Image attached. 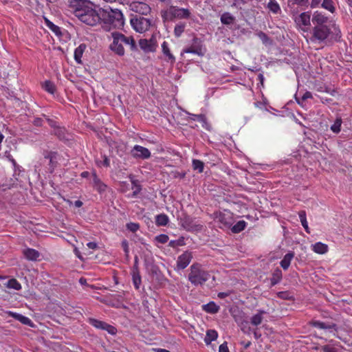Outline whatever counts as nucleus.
<instances>
[{
    "mask_svg": "<svg viewBox=\"0 0 352 352\" xmlns=\"http://www.w3.org/2000/svg\"><path fill=\"white\" fill-rule=\"evenodd\" d=\"M109 25L111 28H122L124 24L122 12L118 9H102L100 22Z\"/></svg>",
    "mask_w": 352,
    "mask_h": 352,
    "instance_id": "nucleus-3",
    "label": "nucleus"
},
{
    "mask_svg": "<svg viewBox=\"0 0 352 352\" xmlns=\"http://www.w3.org/2000/svg\"><path fill=\"white\" fill-rule=\"evenodd\" d=\"M7 287L10 289H14L15 290H20L21 289V285L20 283L15 278H11L10 279L7 284Z\"/></svg>",
    "mask_w": 352,
    "mask_h": 352,
    "instance_id": "nucleus-40",
    "label": "nucleus"
},
{
    "mask_svg": "<svg viewBox=\"0 0 352 352\" xmlns=\"http://www.w3.org/2000/svg\"><path fill=\"white\" fill-rule=\"evenodd\" d=\"M87 246L89 249L96 250L98 248V244L96 242H89L87 244Z\"/></svg>",
    "mask_w": 352,
    "mask_h": 352,
    "instance_id": "nucleus-61",
    "label": "nucleus"
},
{
    "mask_svg": "<svg viewBox=\"0 0 352 352\" xmlns=\"http://www.w3.org/2000/svg\"><path fill=\"white\" fill-rule=\"evenodd\" d=\"M102 164L105 167H109L110 166V160L107 156H103V161L102 162Z\"/></svg>",
    "mask_w": 352,
    "mask_h": 352,
    "instance_id": "nucleus-59",
    "label": "nucleus"
},
{
    "mask_svg": "<svg viewBox=\"0 0 352 352\" xmlns=\"http://www.w3.org/2000/svg\"><path fill=\"white\" fill-rule=\"evenodd\" d=\"M130 24L133 29L139 33H144L149 30L150 28L153 26L152 21L149 19L145 18L138 15H131Z\"/></svg>",
    "mask_w": 352,
    "mask_h": 352,
    "instance_id": "nucleus-6",
    "label": "nucleus"
},
{
    "mask_svg": "<svg viewBox=\"0 0 352 352\" xmlns=\"http://www.w3.org/2000/svg\"><path fill=\"white\" fill-rule=\"evenodd\" d=\"M74 247V253L76 255L77 258H78L80 260L83 261L84 258L80 252V250L76 248L74 245H72Z\"/></svg>",
    "mask_w": 352,
    "mask_h": 352,
    "instance_id": "nucleus-55",
    "label": "nucleus"
},
{
    "mask_svg": "<svg viewBox=\"0 0 352 352\" xmlns=\"http://www.w3.org/2000/svg\"><path fill=\"white\" fill-rule=\"evenodd\" d=\"M168 221V217L166 214H160L155 217V224L158 226H165Z\"/></svg>",
    "mask_w": 352,
    "mask_h": 352,
    "instance_id": "nucleus-32",
    "label": "nucleus"
},
{
    "mask_svg": "<svg viewBox=\"0 0 352 352\" xmlns=\"http://www.w3.org/2000/svg\"><path fill=\"white\" fill-rule=\"evenodd\" d=\"M320 6L331 13L335 12L334 3L333 0H323Z\"/></svg>",
    "mask_w": 352,
    "mask_h": 352,
    "instance_id": "nucleus-39",
    "label": "nucleus"
},
{
    "mask_svg": "<svg viewBox=\"0 0 352 352\" xmlns=\"http://www.w3.org/2000/svg\"><path fill=\"white\" fill-rule=\"evenodd\" d=\"M87 322L89 324L96 329L106 331L112 336H114L117 333V329L114 326L111 325L104 321L93 318H88Z\"/></svg>",
    "mask_w": 352,
    "mask_h": 352,
    "instance_id": "nucleus-9",
    "label": "nucleus"
},
{
    "mask_svg": "<svg viewBox=\"0 0 352 352\" xmlns=\"http://www.w3.org/2000/svg\"><path fill=\"white\" fill-rule=\"evenodd\" d=\"M246 222L243 220L239 221L236 224H234L232 228H231V230L233 233H239L243 230H245L246 227Z\"/></svg>",
    "mask_w": 352,
    "mask_h": 352,
    "instance_id": "nucleus-34",
    "label": "nucleus"
},
{
    "mask_svg": "<svg viewBox=\"0 0 352 352\" xmlns=\"http://www.w3.org/2000/svg\"><path fill=\"white\" fill-rule=\"evenodd\" d=\"M121 245H122V248L125 253V256L126 257H128L129 254V243H128L127 240L124 239L121 243Z\"/></svg>",
    "mask_w": 352,
    "mask_h": 352,
    "instance_id": "nucleus-50",
    "label": "nucleus"
},
{
    "mask_svg": "<svg viewBox=\"0 0 352 352\" xmlns=\"http://www.w3.org/2000/svg\"><path fill=\"white\" fill-rule=\"evenodd\" d=\"M42 87L45 91L51 94H54L56 90L55 85L50 80L45 81L42 85Z\"/></svg>",
    "mask_w": 352,
    "mask_h": 352,
    "instance_id": "nucleus-37",
    "label": "nucleus"
},
{
    "mask_svg": "<svg viewBox=\"0 0 352 352\" xmlns=\"http://www.w3.org/2000/svg\"><path fill=\"white\" fill-rule=\"evenodd\" d=\"M65 128L60 126L59 125L53 129V134L56 135L59 140H62L65 138Z\"/></svg>",
    "mask_w": 352,
    "mask_h": 352,
    "instance_id": "nucleus-38",
    "label": "nucleus"
},
{
    "mask_svg": "<svg viewBox=\"0 0 352 352\" xmlns=\"http://www.w3.org/2000/svg\"><path fill=\"white\" fill-rule=\"evenodd\" d=\"M202 309L206 313L214 314L219 312L220 307L214 302L210 301L208 303L202 305Z\"/></svg>",
    "mask_w": 352,
    "mask_h": 352,
    "instance_id": "nucleus-20",
    "label": "nucleus"
},
{
    "mask_svg": "<svg viewBox=\"0 0 352 352\" xmlns=\"http://www.w3.org/2000/svg\"><path fill=\"white\" fill-rule=\"evenodd\" d=\"M129 8L131 11L138 14V16H146L151 12V6L142 1H134L129 4Z\"/></svg>",
    "mask_w": 352,
    "mask_h": 352,
    "instance_id": "nucleus-8",
    "label": "nucleus"
},
{
    "mask_svg": "<svg viewBox=\"0 0 352 352\" xmlns=\"http://www.w3.org/2000/svg\"><path fill=\"white\" fill-rule=\"evenodd\" d=\"M283 278L282 271L279 268H276L272 273V278H270V283L272 286L278 284Z\"/></svg>",
    "mask_w": 352,
    "mask_h": 352,
    "instance_id": "nucleus-30",
    "label": "nucleus"
},
{
    "mask_svg": "<svg viewBox=\"0 0 352 352\" xmlns=\"http://www.w3.org/2000/svg\"><path fill=\"white\" fill-rule=\"evenodd\" d=\"M258 37L262 41L263 43H267L269 41L268 36L263 32L260 31L257 33Z\"/></svg>",
    "mask_w": 352,
    "mask_h": 352,
    "instance_id": "nucleus-51",
    "label": "nucleus"
},
{
    "mask_svg": "<svg viewBox=\"0 0 352 352\" xmlns=\"http://www.w3.org/2000/svg\"><path fill=\"white\" fill-rule=\"evenodd\" d=\"M342 124V120L340 117L336 118L334 123L331 126V130L336 134H338L341 131V126Z\"/></svg>",
    "mask_w": 352,
    "mask_h": 352,
    "instance_id": "nucleus-35",
    "label": "nucleus"
},
{
    "mask_svg": "<svg viewBox=\"0 0 352 352\" xmlns=\"http://www.w3.org/2000/svg\"><path fill=\"white\" fill-rule=\"evenodd\" d=\"M310 17L308 12H302L296 18V22L299 25L308 26L310 25Z\"/></svg>",
    "mask_w": 352,
    "mask_h": 352,
    "instance_id": "nucleus-25",
    "label": "nucleus"
},
{
    "mask_svg": "<svg viewBox=\"0 0 352 352\" xmlns=\"http://www.w3.org/2000/svg\"><path fill=\"white\" fill-rule=\"evenodd\" d=\"M8 315L10 316H12L13 318L16 319V320L21 322L23 324L30 325L32 324V320L25 316H23L20 314L9 311Z\"/></svg>",
    "mask_w": 352,
    "mask_h": 352,
    "instance_id": "nucleus-21",
    "label": "nucleus"
},
{
    "mask_svg": "<svg viewBox=\"0 0 352 352\" xmlns=\"http://www.w3.org/2000/svg\"><path fill=\"white\" fill-rule=\"evenodd\" d=\"M266 8L274 14H278L281 12L280 6L276 0H270Z\"/></svg>",
    "mask_w": 352,
    "mask_h": 352,
    "instance_id": "nucleus-27",
    "label": "nucleus"
},
{
    "mask_svg": "<svg viewBox=\"0 0 352 352\" xmlns=\"http://www.w3.org/2000/svg\"><path fill=\"white\" fill-rule=\"evenodd\" d=\"M192 120H197L198 122H206V116L203 114H193Z\"/></svg>",
    "mask_w": 352,
    "mask_h": 352,
    "instance_id": "nucleus-52",
    "label": "nucleus"
},
{
    "mask_svg": "<svg viewBox=\"0 0 352 352\" xmlns=\"http://www.w3.org/2000/svg\"><path fill=\"white\" fill-rule=\"evenodd\" d=\"M132 280L135 289H139L142 283V278L137 267H134L132 271Z\"/></svg>",
    "mask_w": 352,
    "mask_h": 352,
    "instance_id": "nucleus-23",
    "label": "nucleus"
},
{
    "mask_svg": "<svg viewBox=\"0 0 352 352\" xmlns=\"http://www.w3.org/2000/svg\"><path fill=\"white\" fill-rule=\"evenodd\" d=\"M93 177V186L96 190L99 193H103L106 191L107 186L104 184L100 179L98 177L96 171L92 173Z\"/></svg>",
    "mask_w": 352,
    "mask_h": 352,
    "instance_id": "nucleus-16",
    "label": "nucleus"
},
{
    "mask_svg": "<svg viewBox=\"0 0 352 352\" xmlns=\"http://www.w3.org/2000/svg\"><path fill=\"white\" fill-rule=\"evenodd\" d=\"M140 224L138 223L130 222L126 224L127 230L132 232H136L140 229Z\"/></svg>",
    "mask_w": 352,
    "mask_h": 352,
    "instance_id": "nucleus-47",
    "label": "nucleus"
},
{
    "mask_svg": "<svg viewBox=\"0 0 352 352\" xmlns=\"http://www.w3.org/2000/svg\"><path fill=\"white\" fill-rule=\"evenodd\" d=\"M316 90L319 92H326L330 94L331 96H335L336 91L327 87L324 84H318L316 85Z\"/></svg>",
    "mask_w": 352,
    "mask_h": 352,
    "instance_id": "nucleus-33",
    "label": "nucleus"
},
{
    "mask_svg": "<svg viewBox=\"0 0 352 352\" xmlns=\"http://www.w3.org/2000/svg\"><path fill=\"white\" fill-rule=\"evenodd\" d=\"M3 156L6 157L10 162H11L14 166L16 164V162L13 158L12 155L10 154V151H5Z\"/></svg>",
    "mask_w": 352,
    "mask_h": 352,
    "instance_id": "nucleus-53",
    "label": "nucleus"
},
{
    "mask_svg": "<svg viewBox=\"0 0 352 352\" xmlns=\"http://www.w3.org/2000/svg\"><path fill=\"white\" fill-rule=\"evenodd\" d=\"M309 324L311 326L319 329H331L336 326L334 324L325 323L319 320H312Z\"/></svg>",
    "mask_w": 352,
    "mask_h": 352,
    "instance_id": "nucleus-24",
    "label": "nucleus"
},
{
    "mask_svg": "<svg viewBox=\"0 0 352 352\" xmlns=\"http://www.w3.org/2000/svg\"><path fill=\"white\" fill-rule=\"evenodd\" d=\"M192 168L195 170H198L199 173L204 171V164L202 161L199 160H192Z\"/></svg>",
    "mask_w": 352,
    "mask_h": 352,
    "instance_id": "nucleus-41",
    "label": "nucleus"
},
{
    "mask_svg": "<svg viewBox=\"0 0 352 352\" xmlns=\"http://www.w3.org/2000/svg\"><path fill=\"white\" fill-rule=\"evenodd\" d=\"M312 94L310 91H306L302 96V100H306L307 99H309V98H312Z\"/></svg>",
    "mask_w": 352,
    "mask_h": 352,
    "instance_id": "nucleus-62",
    "label": "nucleus"
},
{
    "mask_svg": "<svg viewBox=\"0 0 352 352\" xmlns=\"http://www.w3.org/2000/svg\"><path fill=\"white\" fill-rule=\"evenodd\" d=\"M214 219L224 226H229L232 223V217L230 212L219 211L214 212Z\"/></svg>",
    "mask_w": 352,
    "mask_h": 352,
    "instance_id": "nucleus-15",
    "label": "nucleus"
},
{
    "mask_svg": "<svg viewBox=\"0 0 352 352\" xmlns=\"http://www.w3.org/2000/svg\"><path fill=\"white\" fill-rule=\"evenodd\" d=\"M301 224H302V227L304 228L305 230L306 231V232L309 234L310 231H309V228L308 226L307 221H302Z\"/></svg>",
    "mask_w": 352,
    "mask_h": 352,
    "instance_id": "nucleus-63",
    "label": "nucleus"
},
{
    "mask_svg": "<svg viewBox=\"0 0 352 352\" xmlns=\"http://www.w3.org/2000/svg\"><path fill=\"white\" fill-rule=\"evenodd\" d=\"M162 50L163 54L166 56V60L171 63H174L176 60L174 55L170 52L168 43L164 41L162 44Z\"/></svg>",
    "mask_w": 352,
    "mask_h": 352,
    "instance_id": "nucleus-19",
    "label": "nucleus"
},
{
    "mask_svg": "<svg viewBox=\"0 0 352 352\" xmlns=\"http://www.w3.org/2000/svg\"><path fill=\"white\" fill-rule=\"evenodd\" d=\"M192 253L190 251H185L177 258L176 267L177 270L185 269L192 259Z\"/></svg>",
    "mask_w": 352,
    "mask_h": 352,
    "instance_id": "nucleus-13",
    "label": "nucleus"
},
{
    "mask_svg": "<svg viewBox=\"0 0 352 352\" xmlns=\"http://www.w3.org/2000/svg\"><path fill=\"white\" fill-rule=\"evenodd\" d=\"M294 256V253L292 252H289L284 256L280 262V265L283 270H287L289 268Z\"/></svg>",
    "mask_w": 352,
    "mask_h": 352,
    "instance_id": "nucleus-26",
    "label": "nucleus"
},
{
    "mask_svg": "<svg viewBox=\"0 0 352 352\" xmlns=\"http://www.w3.org/2000/svg\"><path fill=\"white\" fill-rule=\"evenodd\" d=\"M190 15L191 12L188 9L175 6H170L167 9L161 11V16L164 21H170L175 19H188Z\"/></svg>",
    "mask_w": 352,
    "mask_h": 352,
    "instance_id": "nucleus-5",
    "label": "nucleus"
},
{
    "mask_svg": "<svg viewBox=\"0 0 352 352\" xmlns=\"http://www.w3.org/2000/svg\"><path fill=\"white\" fill-rule=\"evenodd\" d=\"M312 250L317 254H324L328 252V245L321 242H317L312 245Z\"/></svg>",
    "mask_w": 352,
    "mask_h": 352,
    "instance_id": "nucleus-22",
    "label": "nucleus"
},
{
    "mask_svg": "<svg viewBox=\"0 0 352 352\" xmlns=\"http://www.w3.org/2000/svg\"><path fill=\"white\" fill-rule=\"evenodd\" d=\"M169 240L168 235L165 234H161L155 237V241L161 244L166 243Z\"/></svg>",
    "mask_w": 352,
    "mask_h": 352,
    "instance_id": "nucleus-46",
    "label": "nucleus"
},
{
    "mask_svg": "<svg viewBox=\"0 0 352 352\" xmlns=\"http://www.w3.org/2000/svg\"><path fill=\"white\" fill-rule=\"evenodd\" d=\"M210 273L200 263H195L190 267L188 280L194 286L203 285L210 278Z\"/></svg>",
    "mask_w": 352,
    "mask_h": 352,
    "instance_id": "nucleus-4",
    "label": "nucleus"
},
{
    "mask_svg": "<svg viewBox=\"0 0 352 352\" xmlns=\"http://www.w3.org/2000/svg\"><path fill=\"white\" fill-rule=\"evenodd\" d=\"M276 295L279 298L283 300H292L293 298V296L291 295V293L288 291L279 292L276 294Z\"/></svg>",
    "mask_w": 352,
    "mask_h": 352,
    "instance_id": "nucleus-48",
    "label": "nucleus"
},
{
    "mask_svg": "<svg viewBox=\"0 0 352 352\" xmlns=\"http://www.w3.org/2000/svg\"><path fill=\"white\" fill-rule=\"evenodd\" d=\"M219 352H229L227 342H223L219 346Z\"/></svg>",
    "mask_w": 352,
    "mask_h": 352,
    "instance_id": "nucleus-56",
    "label": "nucleus"
},
{
    "mask_svg": "<svg viewBox=\"0 0 352 352\" xmlns=\"http://www.w3.org/2000/svg\"><path fill=\"white\" fill-rule=\"evenodd\" d=\"M69 6L72 12L81 22L91 26L100 23L101 10H96L95 5L88 0H70Z\"/></svg>",
    "mask_w": 352,
    "mask_h": 352,
    "instance_id": "nucleus-1",
    "label": "nucleus"
},
{
    "mask_svg": "<svg viewBox=\"0 0 352 352\" xmlns=\"http://www.w3.org/2000/svg\"><path fill=\"white\" fill-rule=\"evenodd\" d=\"M131 183L133 185V188H135L132 193V197H135L140 192L142 188L141 186L138 184V182L137 180L132 179Z\"/></svg>",
    "mask_w": 352,
    "mask_h": 352,
    "instance_id": "nucleus-45",
    "label": "nucleus"
},
{
    "mask_svg": "<svg viewBox=\"0 0 352 352\" xmlns=\"http://www.w3.org/2000/svg\"><path fill=\"white\" fill-rule=\"evenodd\" d=\"M322 0H311V8L319 7L321 4Z\"/></svg>",
    "mask_w": 352,
    "mask_h": 352,
    "instance_id": "nucleus-60",
    "label": "nucleus"
},
{
    "mask_svg": "<svg viewBox=\"0 0 352 352\" xmlns=\"http://www.w3.org/2000/svg\"><path fill=\"white\" fill-rule=\"evenodd\" d=\"M23 254L26 259L29 261H36L40 256V253L33 248H25L23 251Z\"/></svg>",
    "mask_w": 352,
    "mask_h": 352,
    "instance_id": "nucleus-18",
    "label": "nucleus"
},
{
    "mask_svg": "<svg viewBox=\"0 0 352 352\" xmlns=\"http://www.w3.org/2000/svg\"><path fill=\"white\" fill-rule=\"evenodd\" d=\"M182 52L183 53L194 54H197L199 56L202 55L201 49L200 47L193 46V45L184 49Z\"/></svg>",
    "mask_w": 352,
    "mask_h": 352,
    "instance_id": "nucleus-43",
    "label": "nucleus"
},
{
    "mask_svg": "<svg viewBox=\"0 0 352 352\" xmlns=\"http://www.w3.org/2000/svg\"><path fill=\"white\" fill-rule=\"evenodd\" d=\"M186 24L184 23H179L175 26L174 34L175 37L179 38L184 32Z\"/></svg>",
    "mask_w": 352,
    "mask_h": 352,
    "instance_id": "nucleus-42",
    "label": "nucleus"
},
{
    "mask_svg": "<svg viewBox=\"0 0 352 352\" xmlns=\"http://www.w3.org/2000/svg\"><path fill=\"white\" fill-rule=\"evenodd\" d=\"M87 48V46L85 43H81L78 47H76L74 50V59L77 63H82V56Z\"/></svg>",
    "mask_w": 352,
    "mask_h": 352,
    "instance_id": "nucleus-28",
    "label": "nucleus"
},
{
    "mask_svg": "<svg viewBox=\"0 0 352 352\" xmlns=\"http://www.w3.org/2000/svg\"><path fill=\"white\" fill-rule=\"evenodd\" d=\"M265 311L263 310H258V312L252 316L250 318V322L254 326H258L261 324L263 320V314Z\"/></svg>",
    "mask_w": 352,
    "mask_h": 352,
    "instance_id": "nucleus-29",
    "label": "nucleus"
},
{
    "mask_svg": "<svg viewBox=\"0 0 352 352\" xmlns=\"http://www.w3.org/2000/svg\"><path fill=\"white\" fill-rule=\"evenodd\" d=\"M298 216L300 220V222L307 221V214L305 210H300L298 212Z\"/></svg>",
    "mask_w": 352,
    "mask_h": 352,
    "instance_id": "nucleus-57",
    "label": "nucleus"
},
{
    "mask_svg": "<svg viewBox=\"0 0 352 352\" xmlns=\"http://www.w3.org/2000/svg\"><path fill=\"white\" fill-rule=\"evenodd\" d=\"M307 1L308 0H294V3L298 6H304Z\"/></svg>",
    "mask_w": 352,
    "mask_h": 352,
    "instance_id": "nucleus-64",
    "label": "nucleus"
},
{
    "mask_svg": "<svg viewBox=\"0 0 352 352\" xmlns=\"http://www.w3.org/2000/svg\"><path fill=\"white\" fill-rule=\"evenodd\" d=\"M330 29L328 26L315 25L311 31V42L321 43L329 36Z\"/></svg>",
    "mask_w": 352,
    "mask_h": 352,
    "instance_id": "nucleus-7",
    "label": "nucleus"
},
{
    "mask_svg": "<svg viewBox=\"0 0 352 352\" xmlns=\"http://www.w3.org/2000/svg\"><path fill=\"white\" fill-rule=\"evenodd\" d=\"M32 123L36 126H41L43 124V120L41 118H35Z\"/></svg>",
    "mask_w": 352,
    "mask_h": 352,
    "instance_id": "nucleus-54",
    "label": "nucleus"
},
{
    "mask_svg": "<svg viewBox=\"0 0 352 352\" xmlns=\"http://www.w3.org/2000/svg\"><path fill=\"white\" fill-rule=\"evenodd\" d=\"M131 155L135 159L146 160L151 154L150 151L140 145H135L131 151Z\"/></svg>",
    "mask_w": 352,
    "mask_h": 352,
    "instance_id": "nucleus-12",
    "label": "nucleus"
},
{
    "mask_svg": "<svg viewBox=\"0 0 352 352\" xmlns=\"http://www.w3.org/2000/svg\"><path fill=\"white\" fill-rule=\"evenodd\" d=\"M46 24H47V27L52 31H55V29L58 28V27L56 25H55L52 22L50 21L47 19H46Z\"/></svg>",
    "mask_w": 352,
    "mask_h": 352,
    "instance_id": "nucleus-58",
    "label": "nucleus"
},
{
    "mask_svg": "<svg viewBox=\"0 0 352 352\" xmlns=\"http://www.w3.org/2000/svg\"><path fill=\"white\" fill-rule=\"evenodd\" d=\"M140 47L144 52H154L157 47L156 36L153 34L149 39L142 38L139 41Z\"/></svg>",
    "mask_w": 352,
    "mask_h": 352,
    "instance_id": "nucleus-11",
    "label": "nucleus"
},
{
    "mask_svg": "<svg viewBox=\"0 0 352 352\" xmlns=\"http://www.w3.org/2000/svg\"><path fill=\"white\" fill-rule=\"evenodd\" d=\"M181 226L187 231H199L201 229V226L193 218L189 215H184L180 220Z\"/></svg>",
    "mask_w": 352,
    "mask_h": 352,
    "instance_id": "nucleus-10",
    "label": "nucleus"
},
{
    "mask_svg": "<svg viewBox=\"0 0 352 352\" xmlns=\"http://www.w3.org/2000/svg\"><path fill=\"white\" fill-rule=\"evenodd\" d=\"M113 42L110 45V49L119 56L124 54V45L129 46L133 51L136 49V44L133 36H126L122 33H112Z\"/></svg>",
    "mask_w": 352,
    "mask_h": 352,
    "instance_id": "nucleus-2",
    "label": "nucleus"
},
{
    "mask_svg": "<svg viewBox=\"0 0 352 352\" xmlns=\"http://www.w3.org/2000/svg\"><path fill=\"white\" fill-rule=\"evenodd\" d=\"M327 17L319 12H315L312 17V23L315 25L327 26Z\"/></svg>",
    "mask_w": 352,
    "mask_h": 352,
    "instance_id": "nucleus-17",
    "label": "nucleus"
},
{
    "mask_svg": "<svg viewBox=\"0 0 352 352\" xmlns=\"http://www.w3.org/2000/svg\"><path fill=\"white\" fill-rule=\"evenodd\" d=\"M234 21V17L229 12L223 13L221 16V22L224 25H230Z\"/></svg>",
    "mask_w": 352,
    "mask_h": 352,
    "instance_id": "nucleus-36",
    "label": "nucleus"
},
{
    "mask_svg": "<svg viewBox=\"0 0 352 352\" xmlns=\"http://www.w3.org/2000/svg\"><path fill=\"white\" fill-rule=\"evenodd\" d=\"M44 157L49 160L48 170L52 173L58 164V153L55 151H45Z\"/></svg>",
    "mask_w": 352,
    "mask_h": 352,
    "instance_id": "nucleus-14",
    "label": "nucleus"
},
{
    "mask_svg": "<svg viewBox=\"0 0 352 352\" xmlns=\"http://www.w3.org/2000/svg\"><path fill=\"white\" fill-rule=\"evenodd\" d=\"M43 116L45 118V120H47L48 124L50 126L51 128H52L53 129H55L56 126H58V123L56 121H55L53 119H51L48 116H47L45 114H43Z\"/></svg>",
    "mask_w": 352,
    "mask_h": 352,
    "instance_id": "nucleus-49",
    "label": "nucleus"
},
{
    "mask_svg": "<svg viewBox=\"0 0 352 352\" xmlns=\"http://www.w3.org/2000/svg\"><path fill=\"white\" fill-rule=\"evenodd\" d=\"M185 241H184V237L181 236L177 240H171L168 243V246L173 248H175L179 246H183L184 245Z\"/></svg>",
    "mask_w": 352,
    "mask_h": 352,
    "instance_id": "nucleus-44",
    "label": "nucleus"
},
{
    "mask_svg": "<svg viewBox=\"0 0 352 352\" xmlns=\"http://www.w3.org/2000/svg\"><path fill=\"white\" fill-rule=\"evenodd\" d=\"M218 338V333L216 330L214 329H209L206 331V335L204 338L205 343L208 345L210 344L212 341H214Z\"/></svg>",
    "mask_w": 352,
    "mask_h": 352,
    "instance_id": "nucleus-31",
    "label": "nucleus"
}]
</instances>
